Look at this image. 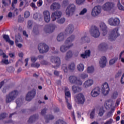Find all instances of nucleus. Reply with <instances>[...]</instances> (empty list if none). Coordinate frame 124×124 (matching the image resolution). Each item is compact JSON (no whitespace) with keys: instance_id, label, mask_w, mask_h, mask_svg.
<instances>
[{"instance_id":"nucleus-56","label":"nucleus","mask_w":124,"mask_h":124,"mask_svg":"<svg viewBox=\"0 0 124 124\" xmlns=\"http://www.w3.org/2000/svg\"><path fill=\"white\" fill-rule=\"evenodd\" d=\"M22 33L23 35H24V36H25V37H26V38H28V37H29V34L27 33V31H22Z\"/></svg>"},{"instance_id":"nucleus-26","label":"nucleus","mask_w":124,"mask_h":124,"mask_svg":"<svg viewBox=\"0 0 124 124\" xmlns=\"http://www.w3.org/2000/svg\"><path fill=\"white\" fill-rule=\"evenodd\" d=\"M72 90L73 91L74 93H80L82 91L81 87L74 85L72 87Z\"/></svg>"},{"instance_id":"nucleus-30","label":"nucleus","mask_w":124,"mask_h":124,"mask_svg":"<svg viewBox=\"0 0 124 124\" xmlns=\"http://www.w3.org/2000/svg\"><path fill=\"white\" fill-rule=\"evenodd\" d=\"M57 41L59 42L61 41H62L63 39H64V35H63V33H60L57 37Z\"/></svg>"},{"instance_id":"nucleus-5","label":"nucleus","mask_w":124,"mask_h":124,"mask_svg":"<svg viewBox=\"0 0 124 124\" xmlns=\"http://www.w3.org/2000/svg\"><path fill=\"white\" fill-rule=\"evenodd\" d=\"M75 10H76V6L74 4H70L66 9V15L68 16V17L71 15H73L75 12Z\"/></svg>"},{"instance_id":"nucleus-54","label":"nucleus","mask_w":124,"mask_h":124,"mask_svg":"<svg viewBox=\"0 0 124 124\" xmlns=\"http://www.w3.org/2000/svg\"><path fill=\"white\" fill-rule=\"evenodd\" d=\"M113 122V119H110L109 120L107 121L104 124H112Z\"/></svg>"},{"instance_id":"nucleus-18","label":"nucleus","mask_w":124,"mask_h":124,"mask_svg":"<svg viewBox=\"0 0 124 124\" xmlns=\"http://www.w3.org/2000/svg\"><path fill=\"white\" fill-rule=\"evenodd\" d=\"M100 94V88L99 87L95 88L92 90L91 94L93 97H96Z\"/></svg>"},{"instance_id":"nucleus-47","label":"nucleus","mask_w":124,"mask_h":124,"mask_svg":"<svg viewBox=\"0 0 124 124\" xmlns=\"http://www.w3.org/2000/svg\"><path fill=\"white\" fill-rule=\"evenodd\" d=\"M84 2L85 0H76V2L77 4H78V5H80V4L84 3Z\"/></svg>"},{"instance_id":"nucleus-4","label":"nucleus","mask_w":124,"mask_h":124,"mask_svg":"<svg viewBox=\"0 0 124 124\" xmlns=\"http://www.w3.org/2000/svg\"><path fill=\"white\" fill-rule=\"evenodd\" d=\"M115 8V3L113 2H107L105 3L103 6V10L104 11L109 12L111 10H113Z\"/></svg>"},{"instance_id":"nucleus-15","label":"nucleus","mask_w":124,"mask_h":124,"mask_svg":"<svg viewBox=\"0 0 124 124\" xmlns=\"http://www.w3.org/2000/svg\"><path fill=\"white\" fill-rule=\"evenodd\" d=\"M102 93L104 95H107L110 92V88H109V85L107 82H105L102 85Z\"/></svg>"},{"instance_id":"nucleus-28","label":"nucleus","mask_w":124,"mask_h":124,"mask_svg":"<svg viewBox=\"0 0 124 124\" xmlns=\"http://www.w3.org/2000/svg\"><path fill=\"white\" fill-rule=\"evenodd\" d=\"M91 56V50H88L85 51L84 54H81L80 57L83 59H86V58H88V57H90Z\"/></svg>"},{"instance_id":"nucleus-33","label":"nucleus","mask_w":124,"mask_h":124,"mask_svg":"<svg viewBox=\"0 0 124 124\" xmlns=\"http://www.w3.org/2000/svg\"><path fill=\"white\" fill-rule=\"evenodd\" d=\"M72 51H69L67 52L65 56V60H68V59H70L72 57Z\"/></svg>"},{"instance_id":"nucleus-10","label":"nucleus","mask_w":124,"mask_h":124,"mask_svg":"<svg viewBox=\"0 0 124 124\" xmlns=\"http://www.w3.org/2000/svg\"><path fill=\"white\" fill-rule=\"evenodd\" d=\"M76 100L78 104H84L86 100L85 95L82 93H78L76 96Z\"/></svg>"},{"instance_id":"nucleus-50","label":"nucleus","mask_w":124,"mask_h":124,"mask_svg":"<svg viewBox=\"0 0 124 124\" xmlns=\"http://www.w3.org/2000/svg\"><path fill=\"white\" fill-rule=\"evenodd\" d=\"M30 12H29V11H26V12L24 13V17H25V18H29V17H30Z\"/></svg>"},{"instance_id":"nucleus-52","label":"nucleus","mask_w":124,"mask_h":124,"mask_svg":"<svg viewBox=\"0 0 124 124\" xmlns=\"http://www.w3.org/2000/svg\"><path fill=\"white\" fill-rule=\"evenodd\" d=\"M46 111H47V108H45L41 110V114L42 116H44V115L46 114Z\"/></svg>"},{"instance_id":"nucleus-14","label":"nucleus","mask_w":124,"mask_h":124,"mask_svg":"<svg viewBox=\"0 0 124 124\" xmlns=\"http://www.w3.org/2000/svg\"><path fill=\"white\" fill-rule=\"evenodd\" d=\"M16 97V90L10 93L7 96L6 99V101L7 103H9L11 101L14 100L15 98Z\"/></svg>"},{"instance_id":"nucleus-27","label":"nucleus","mask_w":124,"mask_h":124,"mask_svg":"<svg viewBox=\"0 0 124 124\" xmlns=\"http://www.w3.org/2000/svg\"><path fill=\"white\" fill-rule=\"evenodd\" d=\"M93 84V79H89L84 83V85L85 88H88L89 87H91Z\"/></svg>"},{"instance_id":"nucleus-41","label":"nucleus","mask_w":124,"mask_h":124,"mask_svg":"<svg viewBox=\"0 0 124 124\" xmlns=\"http://www.w3.org/2000/svg\"><path fill=\"white\" fill-rule=\"evenodd\" d=\"M7 116V114L6 113H2L0 114V120H2L3 119H5V118H6Z\"/></svg>"},{"instance_id":"nucleus-16","label":"nucleus","mask_w":124,"mask_h":124,"mask_svg":"<svg viewBox=\"0 0 124 124\" xmlns=\"http://www.w3.org/2000/svg\"><path fill=\"white\" fill-rule=\"evenodd\" d=\"M35 94H36V92L35 90H32L31 92H29L26 97V101H31L34 97L35 96Z\"/></svg>"},{"instance_id":"nucleus-53","label":"nucleus","mask_w":124,"mask_h":124,"mask_svg":"<svg viewBox=\"0 0 124 124\" xmlns=\"http://www.w3.org/2000/svg\"><path fill=\"white\" fill-rule=\"evenodd\" d=\"M62 3H63V5L64 6H67V5H68V4H69V2H68V0H63L62 2Z\"/></svg>"},{"instance_id":"nucleus-59","label":"nucleus","mask_w":124,"mask_h":124,"mask_svg":"<svg viewBox=\"0 0 124 124\" xmlns=\"http://www.w3.org/2000/svg\"><path fill=\"white\" fill-rule=\"evenodd\" d=\"M71 115H72V117L73 121H75V122H76V118L75 117V114L74 113V111H73L72 112Z\"/></svg>"},{"instance_id":"nucleus-46","label":"nucleus","mask_w":124,"mask_h":124,"mask_svg":"<svg viewBox=\"0 0 124 124\" xmlns=\"http://www.w3.org/2000/svg\"><path fill=\"white\" fill-rule=\"evenodd\" d=\"M59 24H63L64 22H65V18L64 17L62 18L61 19L58 20L57 21Z\"/></svg>"},{"instance_id":"nucleus-57","label":"nucleus","mask_w":124,"mask_h":124,"mask_svg":"<svg viewBox=\"0 0 124 124\" xmlns=\"http://www.w3.org/2000/svg\"><path fill=\"white\" fill-rule=\"evenodd\" d=\"M36 61H37V58H36V57L34 56L31 57V61L32 62H35Z\"/></svg>"},{"instance_id":"nucleus-24","label":"nucleus","mask_w":124,"mask_h":124,"mask_svg":"<svg viewBox=\"0 0 124 124\" xmlns=\"http://www.w3.org/2000/svg\"><path fill=\"white\" fill-rule=\"evenodd\" d=\"M61 8V4L59 3L54 2L50 6V9L52 10H59Z\"/></svg>"},{"instance_id":"nucleus-62","label":"nucleus","mask_w":124,"mask_h":124,"mask_svg":"<svg viewBox=\"0 0 124 124\" xmlns=\"http://www.w3.org/2000/svg\"><path fill=\"white\" fill-rule=\"evenodd\" d=\"M118 95H119V93L117 91H115L113 93V96L114 98L117 97V96Z\"/></svg>"},{"instance_id":"nucleus-36","label":"nucleus","mask_w":124,"mask_h":124,"mask_svg":"<svg viewBox=\"0 0 124 124\" xmlns=\"http://www.w3.org/2000/svg\"><path fill=\"white\" fill-rule=\"evenodd\" d=\"M87 71L88 73H93V72L94 71V67H93V66H91V67H88Z\"/></svg>"},{"instance_id":"nucleus-49","label":"nucleus","mask_w":124,"mask_h":124,"mask_svg":"<svg viewBox=\"0 0 124 124\" xmlns=\"http://www.w3.org/2000/svg\"><path fill=\"white\" fill-rule=\"evenodd\" d=\"M28 29H31V27H32V21L31 20H29L28 22Z\"/></svg>"},{"instance_id":"nucleus-21","label":"nucleus","mask_w":124,"mask_h":124,"mask_svg":"<svg viewBox=\"0 0 124 124\" xmlns=\"http://www.w3.org/2000/svg\"><path fill=\"white\" fill-rule=\"evenodd\" d=\"M107 62V59L105 56H103L101 58L99 62L100 66L103 68L106 66V63Z\"/></svg>"},{"instance_id":"nucleus-44","label":"nucleus","mask_w":124,"mask_h":124,"mask_svg":"<svg viewBox=\"0 0 124 124\" xmlns=\"http://www.w3.org/2000/svg\"><path fill=\"white\" fill-rule=\"evenodd\" d=\"M3 38L5 40V41H6V42H8L10 40L9 36L6 34L3 35Z\"/></svg>"},{"instance_id":"nucleus-2","label":"nucleus","mask_w":124,"mask_h":124,"mask_svg":"<svg viewBox=\"0 0 124 124\" xmlns=\"http://www.w3.org/2000/svg\"><path fill=\"white\" fill-rule=\"evenodd\" d=\"M118 31L119 28H115L112 29L109 33L108 36V40H110V41H114V40H116L117 37L120 36V34L119 33V32H118Z\"/></svg>"},{"instance_id":"nucleus-20","label":"nucleus","mask_w":124,"mask_h":124,"mask_svg":"<svg viewBox=\"0 0 124 124\" xmlns=\"http://www.w3.org/2000/svg\"><path fill=\"white\" fill-rule=\"evenodd\" d=\"M100 28L102 31V34L103 36H105L107 34V32H108L107 31V26H106L104 23H101L100 24Z\"/></svg>"},{"instance_id":"nucleus-42","label":"nucleus","mask_w":124,"mask_h":124,"mask_svg":"<svg viewBox=\"0 0 124 124\" xmlns=\"http://www.w3.org/2000/svg\"><path fill=\"white\" fill-rule=\"evenodd\" d=\"M120 76H122V70H119L118 71L115 75V78H119V77H120Z\"/></svg>"},{"instance_id":"nucleus-51","label":"nucleus","mask_w":124,"mask_h":124,"mask_svg":"<svg viewBox=\"0 0 124 124\" xmlns=\"http://www.w3.org/2000/svg\"><path fill=\"white\" fill-rule=\"evenodd\" d=\"M87 10L86 8H84L79 13V15H84L85 13H87Z\"/></svg>"},{"instance_id":"nucleus-1","label":"nucleus","mask_w":124,"mask_h":124,"mask_svg":"<svg viewBox=\"0 0 124 124\" xmlns=\"http://www.w3.org/2000/svg\"><path fill=\"white\" fill-rule=\"evenodd\" d=\"M75 39V36L71 35L70 37L68 38L65 41L64 46H62L60 47V51L62 53L66 52L68 49H70L73 46V44L72 43V41Z\"/></svg>"},{"instance_id":"nucleus-29","label":"nucleus","mask_w":124,"mask_h":124,"mask_svg":"<svg viewBox=\"0 0 124 124\" xmlns=\"http://www.w3.org/2000/svg\"><path fill=\"white\" fill-rule=\"evenodd\" d=\"M90 41H91L90 38L87 36H84L83 37H81L80 39V42L81 43L83 42L84 43H89Z\"/></svg>"},{"instance_id":"nucleus-12","label":"nucleus","mask_w":124,"mask_h":124,"mask_svg":"<svg viewBox=\"0 0 124 124\" xmlns=\"http://www.w3.org/2000/svg\"><path fill=\"white\" fill-rule=\"evenodd\" d=\"M108 24L110 25V26H119L120 25V23H121V21H120V19L117 17H111L108 20Z\"/></svg>"},{"instance_id":"nucleus-31","label":"nucleus","mask_w":124,"mask_h":124,"mask_svg":"<svg viewBox=\"0 0 124 124\" xmlns=\"http://www.w3.org/2000/svg\"><path fill=\"white\" fill-rule=\"evenodd\" d=\"M54 118L55 117H54V116H53L52 115H46V116L45 117L46 123H49V121L54 120Z\"/></svg>"},{"instance_id":"nucleus-22","label":"nucleus","mask_w":124,"mask_h":124,"mask_svg":"<svg viewBox=\"0 0 124 124\" xmlns=\"http://www.w3.org/2000/svg\"><path fill=\"white\" fill-rule=\"evenodd\" d=\"M74 31V26L72 24H69L65 30L67 34H70V33H72Z\"/></svg>"},{"instance_id":"nucleus-3","label":"nucleus","mask_w":124,"mask_h":124,"mask_svg":"<svg viewBox=\"0 0 124 124\" xmlns=\"http://www.w3.org/2000/svg\"><path fill=\"white\" fill-rule=\"evenodd\" d=\"M90 33L92 36H93V37H94L95 38L99 37V36L100 35V32H99L98 28L93 25L91 26L90 30Z\"/></svg>"},{"instance_id":"nucleus-45","label":"nucleus","mask_w":124,"mask_h":124,"mask_svg":"<svg viewBox=\"0 0 124 124\" xmlns=\"http://www.w3.org/2000/svg\"><path fill=\"white\" fill-rule=\"evenodd\" d=\"M66 90H67V88L65 89V94L66 96H67V97H71V94L70 93V92L68 91L66 92Z\"/></svg>"},{"instance_id":"nucleus-39","label":"nucleus","mask_w":124,"mask_h":124,"mask_svg":"<svg viewBox=\"0 0 124 124\" xmlns=\"http://www.w3.org/2000/svg\"><path fill=\"white\" fill-rule=\"evenodd\" d=\"M24 20H25V18L24 17H22V16L19 15L18 16V20H17L18 23H23Z\"/></svg>"},{"instance_id":"nucleus-40","label":"nucleus","mask_w":124,"mask_h":124,"mask_svg":"<svg viewBox=\"0 0 124 124\" xmlns=\"http://www.w3.org/2000/svg\"><path fill=\"white\" fill-rule=\"evenodd\" d=\"M115 109L114 108H111V110L108 112L107 116L108 117H112L113 116V113H114Z\"/></svg>"},{"instance_id":"nucleus-35","label":"nucleus","mask_w":124,"mask_h":124,"mask_svg":"<svg viewBox=\"0 0 124 124\" xmlns=\"http://www.w3.org/2000/svg\"><path fill=\"white\" fill-rule=\"evenodd\" d=\"M40 16V18L41 19V17H42V16L37 13H35L33 15V18L35 20H36L38 19V17Z\"/></svg>"},{"instance_id":"nucleus-61","label":"nucleus","mask_w":124,"mask_h":124,"mask_svg":"<svg viewBox=\"0 0 124 124\" xmlns=\"http://www.w3.org/2000/svg\"><path fill=\"white\" fill-rule=\"evenodd\" d=\"M62 120L59 119L56 121L55 124H62Z\"/></svg>"},{"instance_id":"nucleus-60","label":"nucleus","mask_w":124,"mask_h":124,"mask_svg":"<svg viewBox=\"0 0 124 124\" xmlns=\"http://www.w3.org/2000/svg\"><path fill=\"white\" fill-rule=\"evenodd\" d=\"M67 107L69 110H71V109H72V106H71V104H70L69 103L67 104Z\"/></svg>"},{"instance_id":"nucleus-37","label":"nucleus","mask_w":124,"mask_h":124,"mask_svg":"<svg viewBox=\"0 0 124 124\" xmlns=\"http://www.w3.org/2000/svg\"><path fill=\"white\" fill-rule=\"evenodd\" d=\"M40 66V64L38 62L32 63L31 64V67H35L36 68H38Z\"/></svg>"},{"instance_id":"nucleus-48","label":"nucleus","mask_w":124,"mask_h":124,"mask_svg":"<svg viewBox=\"0 0 124 124\" xmlns=\"http://www.w3.org/2000/svg\"><path fill=\"white\" fill-rule=\"evenodd\" d=\"M88 76L87 74L83 73L80 75V78L81 79H86V78H88Z\"/></svg>"},{"instance_id":"nucleus-55","label":"nucleus","mask_w":124,"mask_h":124,"mask_svg":"<svg viewBox=\"0 0 124 124\" xmlns=\"http://www.w3.org/2000/svg\"><path fill=\"white\" fill-rule=\"evenodd\" d=\"M103 114H104V110L103 109H100L99 111L98 115L100 117L103 116Z\"/></svg>"},{"instance_id":"nucleus-6","label":"nucleus","mask_w":124,"mask_h":124,"mask_svg":"<svg viewBox=\"0 0 124 124\" xmlns=\"http://www.w3.org/2000/svg\"><path fill=\"white\" fill-rule=\"evenodd\" d=\"M38 49L39 53L44 54V53H47L49 51V46L45 43H40L38 45Z\"/></svg>"},{"instance_id":"nucleus-25","label":"nucleus","mask_w":124,"mask_h":124,"mask_svg":"<svg viewBox=\"0 0 124 124\" xmlns=\"http://www.w3.org/2000/svg\"><path fill=\"white\" fill-rule=\"evenodd\" d=\"M99 50H101V51H105V50H107L108 49V45L106 43H101L98 46Z\"/></svg>"},{"instance_id":"nucleus-23","label":"nucleus","mask_w":124,"mask_h":124,"mask_svg":"<svg viewBox=\"0 0 124 124\" xmlns=\"http://www.w3.org/2000/svg\"><path fill=\"white\" fill-rule=\"evenodd\" d=\"M38 114H34L31 116L28 121V124H32V123L35 122L38 119Z\"/></svg>"},{"instance_id":"nucleus-19","label":"nucleus","mask_w":124,"mask_h":124,"mask_svg":"<svg viewBox=\"0 0 124 124\" xmlns=\"http://www.w3.org/2000/svg\"><path fill=\"white\" fill-rule=\"evenodd\" d=\"M62 13L61 11H57L53 13L51 15V19H52V21H56V19H59V18H61V17H62Z\"/></svg>"},{"instance_id":"nucleus-17","label":"nucleus","mask_w":124,"mask_h":124,"mask_svg":"<svg viewBox=\"0 0 124 124\" xmlns=\"http://www.w3.org/2000/svg\"><path fill=\"white\" fill-rule=\"evenodd\" d=\"M43 16L44 17L45 21L46 23H49L51 20V16H50V12L48 10H46L43 12Z\"/></svg>"},{"instance_id":"nucleus-13","label":"nucleus","mask_w":124,"mask_h":124,"mask_svg":"<svg viewBox=\"0 0 124 124\" xmlns=\"http://www.w3.org/2000/svg\"><path fill=\"white\" fill-rule=\"evenodd\" d=\"M51 61L52 62H54L56 64L55 66H53L52 67L54 68H57L61 65V59L60 57L57 56H52L51 59Z\"/></svg>"},{"instance_id":"nucleus-63","label":"nucleus","mask_w":124,"mask_h":124,"mask_svg":"<svg viewBox=\"0 0 124 124\" xmlns=\"http://www.w3.org/2000/svg\"><path fill=\"white\" fill-rule=\"evenodd\" d=\"M16 0H14V1L12 3V7L14 9H15V5L14 4H16Z\"/></svg>"},{"instance_id":"nucleus-8","label":"nucleus","mask_w":124,"mask_h":124,"mask_svg":"<svg viewBox=\"0 0 124 124\" xmlns=\"http://www.w3.org/2000/svg\"><path fill=\"white\" fill-rule=\"evenodd\" d=\"M62 69L63 70L64 72L66 73L68 70L73 71L75 69V64L74 62H71L69 64L68 67L66 66V64H63L62 65Z\"/></svg>"},{"instance_id":"nucleus-43","label":"nucleus","mask_w":124,"mask_h":124,"mask_svg":"<svg viewBox=\"0 0 124 124\" xmlns=\"http://www.w3.org/2000/svg\"><path fill=\"white\" fill-rule=\"evenodd\" d=\"M94 115H95V111L94 109H93L91 111V113H90V119L93 120V118H94Z\"/></svg>"},{"instance_id":"nucleus-58","label":"nucleus","mask_w":124,"mask_h":124,"mask_svg":"<svg viewBox=\"0 0 124 124\" xmlns=\"http://www.w3.org/2000/svg\"><path fill=\"white\" fill-rule=\"evenodd\" d=\"M1 62H2V63H4V64H8L9 63V62H8V60L5 59H3L1 61Z\"/></svg>"},{"instance_id":"nucleus-64","label":"nucleus","mask_w":124,"mask_h":124,"mask_svg":"<svg viewBox=\"0 0 124 124\" xmlns=\"http://www.w3.org/2000/svg\"><path fill=\"white\" fill-rule=\"evenodd\" d=\"M121 84H124V74L123 75L121 79Z\"/></svg>"},{"instance_id":"nucleus-38","label":"nucleus","mask_w":124,"mask_h":124,"mask_svg":"<svg viewBox=\"0 0 124 124\" xmlns=\"http://www.w3.org/2000/svg\"><path fill=\"white\" fill-rule=\"evenodd\" d=\"M117 6L119 10H123V11H124V7L123 6L122 4H121V3H120V1H118Z\"/></svg>"},{"instance_id":"nucleus-11","label":"nucleus","mask_w":124,"mask_h":124,"mask_svg":"<svg viewBox=\"0 0 124 124\" xmlns=\"http://www.w3.org/2000/svg\"><path fill=\"white\" fill-rule=\"evenodd\" d=\"M101 13V7L99 5L95 6L92 10L91 15L93 17L98 16Z\"/></svg>"},{"instance_id":"nucleus-34","label":"nucleus","mask_w":124,"mask_h":124,"mask_svg":"<svg viewBox=\"0 0 124 124\" xmlns=\"http://www.w3.org/2000/svg\"><path fill=\"white\" fill-rule=\"evenodd\" d=\"M117 61H118V58H116L110 60L109 62V65H113V64H114V63H115Z\"/></svg>"},{"instance_id":"nucleus-7","label":"nucleus","mask_w":124,"mask_h":124,"mask_svg":"<svg viewBox=\"0 0 124 124\" xmlns=\"http://www.w3.org/2000/svg\"><path fill=\"white\" fill-rule=\"evenodd\" d=\"M57 27L54 24H49L46 25L44 28V31L46 33H52L54 31V30H55Z\"/></svg>"},{"instance_id":"nucleus-32","label":"nucleus","mask_w":124,"mask_h":124,"mask_svg":"<svg viewBox=\"0 0 124 124\" xmlns=\"http://www.w3.org/2000/svg\"><path fill=\"white\" fill-rule=\"evenodd\" d=\"M78 70L80 72H82L84 71V65L82 63H80L77 66Z\"/></svg>"},{"instance_id":"nucleus-9","label":"nucleus","mask_w":124,"mask_h":124,"mask_svg":"<svg viewBox=\"0 0 124 124\" xmlns=\"http://www.w3.org/2000/svg\"><path fill=\"white\" fill-rule=\"evenodd\" d=\"M69 81L71 84H76L77 85H79L80 86L83 84L82 81L80 79H78L77 77L75 76H71L69 77Z\"/></svg>"}]
</instances>
